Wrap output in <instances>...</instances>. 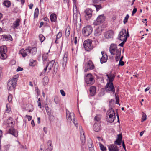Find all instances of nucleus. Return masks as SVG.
I'll use <instances>...</instances> for the list:
<instances>
[{"mask_svg":"<svg viewBox=\"0 0 151 151\" xmlns=\"http://www.w3.org/2000/svg\"><path fill=\"white\" fill-rule=\"evenodd\" d=\"M106 117L108 122L112 123L114 122L116 117L114 111L112 108L109 109L107 111Z\"/></svg>","mask_w":151,"mask_h":151,"instance_id":"f257e3e1","label":"nucleus"},{"mask_svg":"<svg viewBox=\"0 0 151 151\" xmlns=\"http://www.w3.org/2000/svg\"><path fill=\"white\" fill-rule=\"evenodd\" d=\"M19 77L18 75H16L14 76L12 78V80H10L8 81L7 83V86L9 87V89L12 90L14 89L16 85L17 82V79Z\"/></svg>","mask_w":151,"mask_h":151,"instance_id":"f03ea898","label":"nucleus"},{"mask_svg":"<svg viewBox=\"0 0 151 151\" xmlns=\"http://www.w3.org/2000/svg\"><path fill=\"white\" fill-rule=\"evenodd\" d=\"M92 44V40L87 39L85 40L83 43V46L85 50L87 51H90L91 50L93 47Z\"/></svg>","mask_w":151,"mask_h":151,"instance_id":"7ed1b4c3","label":"nucleus"},{"mask_svg":"<svg viewBox=\"0 0 151 151\" xmlns=\"http://www.w3.org/2000/svg\"><path fill=\"white\" fill-rule=\"evenodd\" d=\"M66 116L67 121L71 122L72 121L75 125L77 127L78 124L75 121V114L73 113H70L67 109L66 110Z\"/></svg>","mask_w":151,"mask_h":151,"instance_id":"20e7f679","label":"nucleus"},{"mask_svg":"<svg viewBox=\"0 0 151 151\" xmlns=\"http://www.w3.org/2000/svg\"><path fill=\"white\" fill-rule=\"evenodd\" d=\"M129 37V35L128 30H127L126 32L125 29H123L120 31L119 34L118 39L121 41H122L124 40L125 38L127 40V37Z\"/></svg>","mask_w":151,"mask_h":151,"instance_id":"39448f33","label":"nucleus"},{"mask_svg":"<svg viewBox=\"0 0 151 151\" xmlns=\"http://www.w3.org/2000/svg\"><path fill=\"white\" fill-rule=\"evenodd\" d=\"M7 48L5 46H2L0 47V58L4 60L7 57L6 53L7 52Z\"/></svg>","mask_w":151,"mask_h":151,"instance_id":"423d86ee","label":"nucleus"},{"mask_svg":"<svg viewBox=\"0 0 151 151\" xmlns=\"http://www.w3.org/2000/svg\"><path fill=\"white\" fill-rule=\"evenodd\" d=\"M93 29L91 26L90 25L87 26L83 28L82 30L83 34L85 36H88L91 34Z\"/></svg>","mask_w":151,"mask_h":151,"instance_id":"0eeeda50","label":"nucleus"},{"mask_svg":"<svg viewBox=\"0 0 151 151\" xmlns=\"http://www.w3.org/2000/svg\"><path fill=\"white\" fill-rule=\"evenodd\" d=\"M105 87L107 92H111L114 94L115 90L113 83L107 82Z\"/></svg>","mask_w":151,"mask_h":151,"instance_id":"6e6552de","label":"nucleus"},{"mask_svg":"<svg viewBox=\"0 0 151 151\" xmlns=\"http://www.w3.org/2000/svg\"><path fill=\"white\" fill-rule=\"evenodd\" d=\"M85 80L88 85H91L93 84L94 81L93 76L91 74H88L85 77Z\"/></svg>","mask_w":151,"mask_h":151,"instance_id":"1a4fd4ad","label":"nucleus"},{"mask_svg":"<svg viewBox=\"0 0 151 151\" xmlns=\"http://www.w3.org/2000/svg\"><path fill=\"white\" fill-rule=\"evenodd\" d=\"M105 19L104 14L99 15L96 20L94 21L93 24L96 26L100 24L104 21Z\"/></svg>","mask_w":151,"mask_h":151,"instance_id":"9d476101","label":"nucleus"},{"mask_svg":"<svg viewBox=\"0 0 151 151\" xmlns=\"http://www.w3.org/2000/svg\"><path fill=\"white\" fill-rule=\"evenodd\" d=\"M85 68L84 72H86L91 70L95 68V66L92 61L91 60H89L87 63L85 64Z\"/></svg>","mask_w":151,"mask_h":151,"instance_id":"9b49d317","label":"nucleus"},{"mask_svg":"<svg viewBox=\"0 0 151 151\" xmlns=\"http://www.w3.org/2000/svg\"><path fill=\"white\" fill-rule=\"evenodd\" d=\"M119 50H120V53H121V48L117 49V45L114 44H112L109 47L110 53L114 55L116 54L117 52Z\"/></svg>","mask_w":151,"mask_h":151,"instance_id":"f8f14e48","label":"nucleus"},{"mask_svg":"<svg viewBox=\"0 0 151 151\" xmlns=\"http://www.w3.org/2000/svg\"><path fill=\"white\" fill-rule=\"evenodd\" d=\"M93 11L91 9L87 8L84 11L86 19L88 20L91 17Z\"/></svg>","mask_w":151,"mask_h":151,"instance_id":"ddd939ff","label":"nucleus"},{"mask_svg":"<svg viewBox=\"0 0 151 151\" xmlns=\"http://www.w3.org/2000/svg\"><path fill=\"white\" fill-rule=\"evenodd\" d=\"M115 73H112L111 71L106 74V76L108 79L107 81V82L112 83L115 77Z\"/></svg>","mask_w":151,"mask_h":151,"instance_id":"4468645a","label":"nucleus"},{"mask_svg":"<svg viewBox=\"0 0 151 151\" xmlns=\"http://www.w3.org/2000/svg\"><path fill=\"white\" fill-rule=\"evenodd\" d=\"M68 52H65L63 56V58L61 61V63L62 65L63 69L64 70L67 61Z\"/></svg>","mask_w":151,"mask_h":151,"instance_id":"2eb2a0df","label":"nucleus"},{"mask_svg":"<svg viewBox=\"0 0 151 151\" xmlns=\"http://www.w3.org/2000/svg\"><path fill=\"white\" fill-rule=\"evenodd\" d=\"M7 133L16 137H17L18 135V131L14 128V127H10L7 131Z\"/></svg>","mask_w":151,"mask_h":151,"instance_id":"dca6fc26","label":"nucleus"},{"mask_svg":"<svg viewBox=\"0 0 151 151\" xmlns=\"http://www.w3.org/2000/svg\"><path fill=\"white\" fill-rule=\"evenodd\" d=\"M28 52L32 55H35L37 51V49L35 47H28L27 48Z\"/></svg>","mask_w":151,"mask_h":151,"instance_id":"f3484780","label":"nucleus"},{"mask_svg":"<svg viewBox=\"0 0 151 151\" xmlns=\"http://www.w3.org/2000/svg\"><path fill=\"white\" fill-rule=\"evenodd\" d=\"M81 135V141L82 144L84 145L86 141L85 136L84 134V133L83 130L82 129V128L81 127H80Z\"/></svg>","mask_w":151,"mask_h":151,"instance_id":"a211bd4d","label":"nucleus"},{"mask_svg":"<svg viewBox=\"0 0 151 151\" xmlns=\"http://www.w3.org/2000/svg\"><path fill=\"white\" fill-rule=\"evenodd\" d=\"M113 32L112 30H110L105 33L104 34V37L106 38L109 39L113 37Z\"/></svg>","mask_w":151,"mask_h":151,"instance_id":"6ab92c4d","label":"nucleus"},{"mask_svg":"<svg viewBox=\"0 0 151 151\" xmlns=\"http://www.w3.org/2000/svg\"><path fill=\"white\" fill-rule=\"evenodd\" d=\"M109 151H118L119 149L117 146L115 145L112 144L108 146Z\"/></svg>","mask_w":151,"mask_h":151,"instance_id":"aec40b11","label":"nucleus"},{"mask_svg":"<svg viewBox=\"0 0 151 151\" xmlns=\"http://www.w3.org/2000/svg\"><path fill=\"white\" fill-rule=\"evenodd\" d=\"M13 119L12 117H9L7 120L6 126L9 127H14V124L13 122Z\"/></svg>","mask_w":151,"mask_h":151,"instance_id":"412c9836","label":"nucleus"},{"mask_svg":"<svg viewBox=\"0 0 151 151\" xmlns=\"http://www.w3.org/2000/svg\"><path fill=\"white\" fill-rule=\"evenodd\" d=\"M93 130L96 132H98L100 131L101 129V125L100 122L98 123L97 122L95 123L93 126Z\"/></svg>","mask_w":151,"mask_h":151,"instance_id":"4be33fe9","label":"nucleus"},{"mask_svg":"<svg viewBox=\"0 0 151 151\" xmlns=\"http://www.w3.org/2000/svg\"><path fill=\"white\" fill-rule=\"evenodd\" d=\"M47 148L46 149L45 151H51L53 149V145L52 142L51 140H48L47 141Z\"/></svg>","mask_w":151,"mask_h":151,"instance_id":"5701e85b","label":"nucleus"},{"mask_svg":"<svg viewBox=\"0 0 151 151\" xmlns=\"http://www.w3.org/2000/svg\"><path fill=\"white\" fill-rule=\"evenodd\" d=\"M122 138V134H120L118 135V137L116 140L114 142L115 144L120 145L121 144Z\"/></svg>","mask_w":151,"mask_h":151,"instance_id":"b1692460","label":"nucleus"},{"mask_svg":"<svg viewBox=\"0 0 151 151\" xmlns=\"http://www.w3.org/2000/svg\"><path fill=\"white\" fill-rule=\"evenodd\" d=\"M20 19H17L16 21L14 22L12 27L14 29H16L17 27L20 25Z\"/></svg>","mask_w":151,"mask_h":151,"instance_id":"393cba45","label":"nucleus"},{"mask_svg":"<svg viewBox=\"0 0 151 151\" xmlns=\"http://www.w3.org/2000/svg\"><path fill=\"white\" fill-rule=\"evenodd\" d=\"M55 63V60H53L49 62L48 61L47 62V63H46V65H48V70H49V71L52 69V68Z\"/></svg>","mask_w":151,"mask_h":151,"instance_id":"a878e982","label":"nucleus"},{"mask_svg":"<svg viewBox=\"0 0 151 151\" xmlns=\"http://www.w3.org/2000/svg\"><path fill=\"white\" fill-rule=\"evenodd\" d=\"M96 88L94 86H91L89 89V91L90 92V95L91 96H94L95 95L96 92Z\"/></svg>","mask_w":151,"mask_h":151,"instance_id":"bb28decb","label":"nucleus"},{"mask_svg":"<svg viewBox=\"0 0 151 151\" xmlns=\"http://www.w3.org/2000/svg\"><path fill=\"white\" fill-rule=\"evenodd\" d=\"M48 53H44L42 54V60L43 61V63L44 64H45L47 62H48V60H47V57H48Z\"/></svg>","mask_w":151,"mask_h":151,"instance_id":"cd10ccee","label":"nucleus"},{"mask_svg":"<svg viewBox=\"0 0 151 151\" xmlns=\"http://www.w3.org/2000/svg\"><path fill=\"white\" fill-rule=\"evenodd\" d=\"M108 59V57L107 55H102L101 58L100 59V62L101 63H103L106 62Z\"/></svg>","mask_w":151,"mask_h":151,"instance_id":"c85d7f7f","label":"nucleus"},{"mask_svg":"<svg viewBox=\"0 0 151 151\" xmlns=\"http://www.w3.org/2000/svg\"><path fill=\"white\" fill-rule=\"evenodd\" d=\"M27 52H28L27 48L25 50H21L19 51V53L23 57H24L27 55Z\"/></svg>","mask_w":151,"mask_h":151,"instance_id":"c756f323","label":"nucleus"},{"mask_svg":"<svg viewBox=\"0 0 151 151\" xmlns=\"http://www.w3.org/2000/svg\"><path fill=\"white\" fill-rule=\"evenodd\" d=\"M102 31L100 28L96 29L94 31V35L95 36H99L101 35Z\"/></svg>","mask_w":151,"mask_h":151,"instance_id":"7c9ffc66","label":"nucleus"},{"mask_svg":"<svg viewBox=\"0 0 151 151\" xmlns=\"http://www.w3.org/2000/svg\"><path fill=\"white\" fill-rule=\"evenodd\" d=\"M37 63V61L36 60L32 59H30L29 60V65L30 66H34L36 65Z\"/></svg>","mask_w":151,"mask_h":151,"instance_id":"2f4dec72","label":"nucleus"},{"mask_svg":"<svg viewBox=\"0 0 151 151\" xmlns=\"http://www.w3.org/2000/svg\"><path fill=\"white\" fill-rule=\"evenodd\" d=\"M121 53H120V50H117V51L116 52V55L115 56V60L116 61H118L120 58V56L121 55Z\"/></svg>","mask_w":151,"mask_h":151,"instance_id":"473e14b6","label":"nucleus"},{"mask_svg":"<svg viewBox=\"0 0 151 151\" xmlns=\"http://www.w3.org/2000/svg\"><path fill=\"white\" fill-rule=\"evenodd\" d=\"M70 27L69 26H68L67 27L65 32V35L66 37H68L69 36L70 33Z\"/></svg>","mask_w":151,"mask_h":151,"instance_id":"72a5a7b5","label":"nucleus"},{"mask_svg":"<svg viewBox=\"0 0 151 151\" xmlns=\"http://www.w3.org/2000/svg\"><path fill=\"white\" fill-rule=\"evenodd\" d=\"M50 20L52 22H55L57 18L56 15L55 14H51L50 17Z\"/></svg>","mask_w":151,"mask_h":151,"instance_id":"f704fd0d","label":"nucleus"},{"mask_svg":"<svg viewBox=\"0 0 151 151\" xmlns=\"http://www.w3.org/2000/svg\"><path fill=\"white\" fill-rule=\"evenodd\" d=\"M47 104H46L45 105V108L46 111L48 115L50 116L51 114V110L49 108L48 106H47Z\"/></svg>","mask_w":151,"mask_h":151,"instance_id":"c9c22d12","label":"nucleus"},{"mask_svg":"<svg viewBox=\"0 0 151 151\" xmlns=\"http://www.w3.org/2000/svg\"><path fill=\"white\" fill-rule=\"evenodd\" d=\"M3 4L6 7H9L11 5V2L9 1L5 0L4 1Z\"/></svg>","mask_w":151,"mask_h":151,"instance_id":"e433bc0d","label":"nucleus"},{"mask_svg":"<svg viewBox=\"0 0 151 151\" xmlns=\"http://www.w3.org/2000/svg\"><path fill=\"white\" fill-rule=\"evenodd\" d=\"M101 116L100 115H97L94 118L95 120L97 122H100L101 119Z\"/></svg>","mask_w":151,"mask_h":151,"instance_id":"4c0bfd02","label":"nucleus"},{"mask_svg":"<svg viewBox=\"0 0 151 151\" xmlns=\"http://www.w3.org/2000/svg\"><path fill=\"white\" fill-rule=\"evenodd\" d=\"M39 14V9L38 8H37L35 9L34 13V18H37L38 15Z\"/></svg>","mask_w":151,"mask_h":151,"instance_id":"58836bf2","label":"nucleus"},{"mask_svg":"<svg viewBox=\"0 0 151 151\" xmlns=\"http://www.w3.org/2000/svg\"><path fill=\"white\" fill-rule=\"evenodd\" d=\"M3 38L5 39L6 40H7L8 39L11 40V39H12V37L10 35H2Z\"/></svg>","mask_w":151,"mask_h":151,"instance_id":"ea45409f","label":"nucleus"},{"mask_svg":"<svg viewBox=\"0 0 151 151\" xmlns=\"http://www.w3.org/2000/svg\"><path fill=\"white\" fill-rule=\"evenodd\" d=\"M39 38L41 42H42L45 40V38L44 36L41 34L39 35Z\"/></svg>","mask_w":151,"mask_h":151,"instance_id":"a19ab883","label":"nucleus"},{"mask_svg":"<svg viewBox=\"0 0 151 151\" xmlns=\"http://www.w3.org/2000/svg\"><path fill=\"white\" fill-rule=\"evenodd\" d=\"M142 122H143L146 120L147 116L146 114L144 112L142 113Z\"/></svg>","mask_w":151,"mask_h":151,"instance_id":"79ce46f5","label":"nucleus"},{"mask_svg":"<svg viewBox=\"0 0 151 151\" xmlns=\"http://www.w3.org/2000/svg\"><path fill=\"white\" fill-rule=\"evenodd\" d=\"M99 145L101 151H106V147H104L102 144L100 143Z\"/></svg>","mask_w":151,"mask_h":151,"instance_id":"37998d69","label":"nucleus"},{"mask_svg":"<svg viewBox=\"0 0 151 151\" xmlns=\"http://www.w3.org/2000/svg\"><path fill=\"white\" fill-rule=\"evenodd\" d=\"M129 17V16L128 14H127L125 17L124 20L123 22L124 24H125L127 22L128 19Z\"/></svg>","mask_w":151,"mask_h":151,"instance_id":"c03bdc74","label":"nucleus"},{"mask_svg":"<svg viewBox=\"0 0 151 151\" xmlns=\"http://www.w3.org/2000/svg\"><path fill=\"white\" fill-rule=\"evenodd\" d=\"M10 146V145L9 144L4 145V150L6 151H8L9 150Z\"/></svg>","mask_w":151,"mask_h":151,"instance_id":"a18cd8bd","label":"nucleus"},{"mask_svg":"<svg viewBox=\"0 0 151 151\" xmlns=\"http://www.w3.org/2000/svg\"><path fill=\"white\" fill-rule=\"evenodd\" d=\"M115 99L116 101V104H119V98L116 95V93L115 94Z\"/></svg>","mask_w":151,"mask_h":151,"instance_id":"49530a36","label":"nucleus"},{"mask_svg":"<svg viewBox=\"0 0 151 151\" xmlns=\"http://www.w3.org/2000/svg\"><path fill=\"white\" fill-rule=\"evenodd\" d=\"M54 101L56 104H58L59 103L60 100L57 97H55L54 98Z\"/></svg>","mask_w":151,"mask_h":151,"instance_id":"de8ad7c7","label":"nucleus"},{"mask_svg":"<svg viewBox=\"0 0 151 151\" xmlns=\"http://www.w3.org/2000/svg\"><path fill=\"white\" fill-rule=\"evenodd\" d=\"M62 36V33L61 32H59L56 35V39H58L61 38Z\"/></svg>","mask_w":151,"mask_h":151,"instance_id":"09e8293b","label":"nucleus"},{"mask_svg":"<svg viewBox=\"0 0 151 151\" xmlns=\"http://www.w3.org/2000/svg\"><path fill=\"white\" fill-rule=\"evenodd\" d=\"M29 107H30L31 108V109H26L27 111L29 112H32L33 111V106L32 105L30 104V105H29Z\"/></svg>","mask_w":151,"mask_h":151,"instance_id":"8fccbe9b","label":"nucleus"},{"mask_svg":"<svg viewBox=\"0 0 151 151\" xmlns=\"http://www.w3.org/2000/svg\"><path fill=\"white\" fill-rule=\"evenodd\" d=\"M94 6H95L96 11H98L102 8V7L100 5H94Z\"/></svg>","mask_w":151,"mask_h":151,"instance_id":"3c124183","label":"nucleus"},{"mask_svg":"<svg viewBox=\"0 0 151 151\" xmlns=\"http://www.w3.org/2000/svg\"><path fill=\"white\" fill-rule=\"evenodd\" d=\"M12 95L9 94L8 97V100L9 102H11L12 101Z\"/></svg>","mask_w":151,"mask_h":151,"instance_id":"603ef678","label":"nucleus"},{"mask_svg":"<svg viewBox=\"0 0 151 151\" xmlns=\"http://www.w3.org/2000/svg\"><path fill=\"white\" fill-rule=\"evenodd\" d=\"M9 105L8 104H6V112L8 113H9V112L11 111V109L10 108H9L8 107Z\"/></svg>","mask_w":151,"mask_h":151,"instance_id":"864d4df0","label":"nucleus"},{"mask_svg":"<svg viewBox=\"0 0 151 151\" xmlns=\"http://www.w3.org/2000/svg\"><path fill=\"white\" fill-rule=\"evenodd\" d=\"M37 103L38 104V106L40 108H41V104L40 102V98H39L38 99V101H37Z\"/></svg>","mask_w":151,"mask_h":151,"instance_id":"5fc2aeb1","label":"nucleus"},{"mask_svg":"<svg viewBox=\"0 0 151 151\" xmlns=\"http://www.w3.org/2000/svg\"><path fill=\"white\" fill-rule=\"evenodd\" d=\"M48 67V65H46L45 67L44 68L43 70V72H42L41 74L42 75L43 73H45L47 70V67Z\"/></svg>","mask_w":151,"mask_h":151,"instance_id":"6e6d98bb","label":"nucleus"},{"mask_svg":"<svg viewBox=\"0 0 151 151\" xmlns=\"http://www.w3.org/2000/svg\"><path fill=\"white\" fill-rule=\"evenodd\" d=\"M106 0H92V1L93 3L96 4L98 3L100 1H104Z\"/></svg>","mask_w":151,"mask_h":151,"instance_id":"4d7b16f0","label":"nucleus"},{"mask_svg":"<svg viewBox=\"0 0 151 151\" xmlns=\"http://www.w3.org/2000/svg\"><path fill=\"white\" fill-rule=\"evenodd\" d=\"M126 41H127L126 39L125 38V39L124 40H123L122 41V42L119 45L121 47H122L123 46V45L124 44V43H125V42Z\"/></svg>","mask_w":151,"mask_h":151,"instance_id":"13d9d810","label":"nucleus"},{"mask_svg":"<svg viewBox=\"0 0 151 151\" xmlns=\"http://www.w3.org/2000/svg\"><path fill=\"white\" fill-rule=\"evenodd\" d=\"M60 92L62 95L63 96H65V93L64 91V90L61 89L60 90Z\"/></svg>","mask_w":151,"mask_h":151,"instance_id":"bf43d9fd","label":"nucleus"},{"mask_svg":"<svg viewBox=\"0 0 151 151\" xmlns=\"http://www.w3.org/2000/svg\"><path fill=\"white\" fill-rule=\"evenodd\" d=\"M137 8H134V9L132 11V16H133L134 14H135L136 13V12H137Z\"/></svg>","mask_w":151,"mask_h":151,"instance_id":"052dcab7","label":"nucleus"},{"mask_svg":"<svg viewBox=\"0 0 151 151\" xmlns=\"http://www.w3.org/2000/svg\"><path fill=\"white\" fill-rule=\"evenodd\" d=\"M89 143H90V145H89L88 144V148H89V146L93 147V144L92 141L91 139L89 140Z\"/></svg>","mask_w":151,"mask_h":151,"instance_id":"680f3d73","label":"nucleus"},{"mask_svg":"<svg viewBox=\"0 0 151 151\" xmlns=\"http://www.w3.org/2000/svg\"><path fill=\"white\" fill-rule=\"evenodd\" d=\"M124 63L123 61H119V65L121 66H123L124 65Z\"/></svg>","mask_w":151,"mask_h":151,"instance_id":"e2e57ef3","label":"nucleus"},{"mask_svg":"<svg viewBox=\"0 0 151 151\" xmlns=\"http://www.w3.org/2000/svg\"><path fill=\"white\" fill-rule=\"evenodd\" d=\"M23 70V68L20 67H18L16 70L17 71H22Z\"/></svg>","mask_w":151,"mask_h":151,"instance_id":"0e129e2a","label":"nucleus"},{"mask_svg":"<svg viewBox=\"0 0 151 151\" xmlns=\"http://www.w3.org/2000/svg\"><path fill=\"white\" fill-rule=\"evenodd\" d=\"M26 117L28 118V119L29 121H30L32 119V117L31 116H29L27 115H26Z\"/></svg>","mask_w":151,"mask_h":151,"instance_id":"69168bd1","label":"nucleus"},{"mask_svg":"<svg viewBox=\"0 0 151 151\" xmlns=\"http://www.w3.org/2000/svg\"><path fill=\"white\" fill-rule=\"evenodd\" d=\"M78 38L77 37H74V43L76 45L77 43Z\"/></svg>","mask_w":151,"mask_h":151,"instance_id":"338daca9","label":"nucleus"},{"mask_svg":"<svg viewBox=\"0 0 151 151\" xmlns=\"http://www.w3.org/2000/svg\"><path fill=\"white\" fill-rule=\"evenodd\" d=\"M89 151H94V149L93 147H90L89 146Z\"/></svg>","mask_w":151,"mask_h":151,"instance_id":"774afa93","label":"nucleus"}]
</instances>
